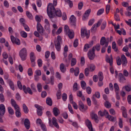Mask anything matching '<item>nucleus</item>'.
Returning <instances> with one entry per match:
<instances>
[{
	"label": "nucleus",
	"mask_w": 131,
	"mask_h": 131,
	"mask_svg": "<svg viewBox=\"0 0 131 131\" xmlns=\"http://www.w3.org/2000/svg\"><path fill=\"white\" fill-rule=\"evenodd\" d=\"M123 41L122 38L119 39L117 41V43L119 46H121L122 44Z\"/></svg>",
	"instance_id": "49530a36"
},
{
	"label": "nucleus",
	"mask_w": 131,
	"mask_h": 131,
	"mask_svg": "<svg viewBox=\"0 0 131 131\" xmlns=\"http://www.w3.org/2000/svg\"><path fill=\"white\" fill-rule=\"evenodd\" d=\"M117 64L118 66L120 65L122 62L121 61V59L120 57H118L116 59Z\"/></svg>",
	"instance_id": "3c124183"
},
{
	"label": "nucleus",
	"mask_w": 131,
	"mask_h": 131,
	"mask_svg": "<svg viewBox=\"0 0 131 131\" xmlns=\"http://www.w3.org/2000/svg\"><path fill=\"white\" fill-rule=\"evenodd\" d=\"M105 106L106 107L108 108H109L111 107L110 103L107 101H106L105 103Z\"/></svg>",
	"instance_id": "8fccbe9b"
},
{
	"label": "nucleus",
	"mask_w": 131,
	"mask_h": 131,
	"mask_svg": "<svg viewBox=\"0 0 131 131\" xmlns=\"http://www.w3.org/2000/svg\"><path fill=\"white\" fill-rule=\"evenodd\" d=\"M98 78L99 81H103V73L99 72L98 74Z\"/></svg>",
	"instance_id": "7c9ffc66"
},
{
	"label": "nucleus",
	"mask_w": 131,
	"mask_h": 131,
	"mask_svg": "<svg viewBox=\"0 0 131 131\" xmlns=\"http://www.w3.org/2000/svg\"><path fill=\"white\" fill-rule=\"evenodd\" d=\"M90 48L88 44H86L84 46L83 51L85 52H86L88 50V49Z\"/></svg>",
	"instance_id": "79ce46f5"
},
{
	"label": "nucleus",
	"mask_w": 131,
	"mask_h": 131,
	"mask_svg": "<svg viewBox=\"0 0 131 131\" xmlns=\"http://www.w3.org/2000/svg\"><path fill=\"white\" fill-rule=\"evenodd\" d=\"M60 69L62 72H64L66 70V68L63 63H61L60 66Z\"/></svg>",
	"instance_id": "393cba45"
},
{
	"label": "nucleus",
	"mask_w": 131,
	"mask_h": 131,
	"mask_svg": "<svg viewBox=\"0 0 131 131\" xmlns=\"http://www.w3.org/2000/svg\"><path fill=\"white\" fill-rule=\"evenodd\" d=\"M45 29L47 30L49 32H50V24L49 21L46 19L45 20Z\"/></svg>",
	"instance_id": "9b49d317"
},
{
	"label": "nucleus",
	"mask_w": 131,
	"mask_h": 131,
	"mask_svg": "<svg viewBox=\"0 0 131 131\" xmlns=\"http://www.w3.org/2000/svg\"><path fill=\"white\" fill-rule=\"evenodd\" d=\"M23 90L25 93L27 94L28 92L30 94H32V92L30 89L29 87L26 88V86L24 85L23 86Z\"/></svg>",
	"instance_id": "f8f14e48"
},
{
	"label": "nucleus",
	"mask_w": 131,
	"mask_h": 131,
	"mask_svg": "<svg viewBox=\"0 0 131 131\" xmlns=\"http://www.w3.org/2000/svg\"><path fill=\"white\" fill-rule=\"evenodd\" d=\"M118 76L119 80L120 82L124 83V81L126 80V79L122 73H119Z\"/></svg>",
	"instance_id": "a211bd4d"
},
{
	"label": "nucleus",
	"mask_w": 131,
	"mask_h": 131,
	"mask_svg": "<svg viewBox=\"0 0 131 131\" xmlns=\"http://www.w3.org/2000/svg\"><path fill=\"white\" fill-rule=\"evenodd\" d=\"M62 97L63 100L64 101H66L67 98V95L65 93H64L62 94Z\"/></svg>",
	"instance_id": "0e129e2a"
},
{
	"label": "nucleus",
	"mask_w": 131,
	"mask_h": 131,
	"mask_svg": "<svg viewBox=\"0 0 131 131\" xmlns=\"http://www.w3.org/2000/svg\"><path fill=\"white\" fill-rule=\"evenodd\" d=\"M76 60L75 58H72L71 60V66H73L75 65L76 63Z\"/></svg>",
	"instance_id": "c9c22d12"
},
{
	"label": "nucleus",
	"mask_w": 131,
	"mask_h": 131,
	"mask_svg": "<svg viewBox=\"0 0 131 131\" xmlns=\"http://www.w3.org/2000/svg\"><path fill=\"white\" fill-rule=\"evenodd\" d=\"M68 108L70 113L72 114H73L74 112L73 111L72 106L70 104H68Z\"/></svg>",
	"instance_id": "13d9d810"
},
{
	"label": "nucleus",
	"mask_w": 131,
	"mask_h": 131,
	"mask_svg": "<svg viewBox=\"0 0 131 131\" xmlns=\"http://www.w3.org/2000/svg\"><path fill=\"white\" fill-rule=\"evenodd\" d=\"M20 34L21 37L26 38L27 37V34L24 31H21L20 32Z\"/></svg>",
	"instance_id": "4c0bfd02"
},
{
	"label": "nucleus",
	"mask_w": 131,
	"mask_h": 131,
	"mask_svg": "<svg viewBox=\"0 0 131 131\" xmlns=\"http://www.w3.org/2000/svg\"><path fill=\"white\" fill-rule=\"evenodd\" d=\"M90 70L88 68H86L84 70V73L85 75L87 77L88 76L89 74V71Z\"/></svg>",
	"instance_id": "6e6d98bb"
},
{
	"label": "nucleus",
	"mask_w": 131,
	"mask_h": 131,
	"mask_svg": "<svg viewBox=\"0 0 131 131\" xmlns=\"http://www.w3.org/2000/svg\"><path fill=\"white\" fill-rule=\"evenodd\" d=\"M66 34L68 35L69 38L71 39L73 38L74 36V33L73 30H70Z\"/></svg>",
	"instance_id": "412c9836"
},
{
	"label": "nucleus",
	"mask_w": 131,
	"mask_h": 131,
	"mask_svg": "<svg viewBox=\"0 0 131 131\" xmlns=\"http://www.w3.org/2000/svg\"><path fill=\"white\" fill-rule=\"evenodd\" d=\"M9 113L11 115H13L14 112L13 109L10 107H9L7 108Z\"/></svg>",
	"instance_id": "e433bc0d"
},
{
	"label": "nucleus",
	"mask_w": 131,
	"mask_h": 131,
	"mask_svg": "<svg viewBox=\"0 0 131 131\" xmlns=\"http://www.w3.org/2000/svg\"><path fill=\"white\" fill-rule=\"evenodd\" d=\"M23 108L24 112L25 113L27 114L28 113V109L25 104H23Z\"/></svg>",
	"instance_id": "bb28decb"
},
{
	"label": "nucleus",
	"mask_w": 131,
	"mask_h": 131,
	"mask_svg": "<svg viewBox=\"0 0 131 131\" xmlns=\"http://www.w3.org/2000/svg\"><path fill=\"white\" fill-rule=\"evenodd\" d=\"M73 90L75 91H76L77 90H78V84L77 83H75L73 86Z\"/></svg>",
	"instance_id": "37998d69"
},
{
	"label": "nucleus",
	"mask_w": 131,
	"mask_h": 131,
	"mask_svg": "<svg viewBox=\"0 0 131 131\" xmlns=\"http://www.w3.org/2000/svg\"><path fill=\"white\" fill-rule=\"evenodd\" d=\"M5 111V108L3 104L0 105V116H3Z\"/></svg>",
	"instance_id": "9d476101"
},
{
	"label": "nucleus",
	"mask_w": 131,
	"mask_h": 131,
	"mask_svg": "<svg viewBox=\"0 0 131 131\" xmlns=\"http://www.w3.org/2000/svg\"><path fill=\"white\" fill-rule=\"evenodd\" d=\"M37 30L39 33L41 35H43L44 31L40 23H37Z\"/></svg>",
	"instance_id": "6e6552de"
},
{
	"label": "nucleus",
	"mask_w": 131,
	"mask_h": 131,
	"mask_svg": "<svg viewBox=\"0 0 131 131\" xmlns=\"http://www.w3.org/2000/svg\"><path fill=\"white\" fill-rule=\"evenodd\" d=\"M81 84L82 88L84 90L85 89L86 86L85 82L84 81H82L81 82Z\"/></svg>",
	"instance_id": "f704fd0d"
},
{
	"label": "nucleus",
	"mask_w": 131,
	"mask_h": 131,
	"mask_svg": "<svg viewBox=\"0 0 131 131\" xmlns=\"http://www.w3.org/2000/svg\"><path fill=\"white\" fill-rule=\"evenodd\" d=\"M121 58L122 60V65L124 66H126L127 63L126 57L124 54H122L121 56Z\"/></svg>",
	"instance_id": "dca6fc26"
},
{
	"label": "nucleus",
	"mask_w": 131,
	"mask_h": 131,
	"mask_svg": "<svg viewBox=\"0 0 131 131\" xmlns=\"http://www.w3.org/2000/svg\"><path fill=\"white\" fill-rule=\"evenodd\" d=\"M79 108L81 111L85 110L87 109V106H84V104L81 101L79 102Z\"/></svg>",
	"instance_id": "ddd939ff"
},
{
	"label": "nucleus",
	"mask_w": 131,
	"mask_h": 131,
	"mask_svg": "<svg viewBox=\"0 0 131 131\" xmlns=\"http://www.w3.org/2000/svg\"><path fill=\"white\" fill-rule=\"evenodd\" d=\"M88 57L90 60H93L95 56L94 51L92 50H89L88 53Z\"/></svg>",
	"instance_id": "1a4fd4ad"
},
{
	"label": "nucleus",
	"mask_w": 131,
	"mask_h": 131,
	"mask_svg": "<svg viewBox=\"0 0 131 131\" xmlns=\"http://www.w3.org/2000/svg\"><path fill=\"white\" fill-rule=\"evenodd\" d=\"M24 125L25 127L27 129H29L30 127V123L29 120L27 119H25L24 121Z\"/></svg>",
	"instance_id": "f3484780"
},
{
	"label": "nucleus",
	"mask_w": 131,
	"mask_h": 131,
	"mask_svg": "<svg viewBox=\"0 0 131 131\" xmlns=\"http://www.w3.org/2000/svg\"><path fill=\"white\" fill-rule=\"evenodd\" d=\"M79 69L78 67H77L75 68L74 70V75L76 76L78 75L79 73Z\"/></svg>",
	"instance_id": "a18cd8bd"
},
{
	"label": "nucleus",
	"mask_w": 131,
	"mask_h": 131,
	"mask_svg": "<svg viewBox=\"0 0 131 131\" xmlns=\"http://www.w3.org/2000/svg\"><path fill=\"white\" fill-rule=\"evenodd\" d=\"M106 21H104L102 23L101 26V30H103L104 29L106 26Z\"/></svg>",
	"instance_id": "5fc2aeb1"
},
{
	"label": "nucleus",
	"mask_w": 131,
	"mask_h": 131,
	"mask_svg": "<svg viewBox=\"0 0 131 131\" xmlns=\"http://www.w3.org/2000/svg\"><path fill=\"white\" fill-rule=\"evenodd\" d=\"M11 103L13 106L17 104L16 101L13 99H12L11 100Z\"/></svg>",
	"instance_id": "e2e57ef3"
},
{
	"label": "nucleus",
	"mask_w": 131,
	"mask_h": 131,
	"mask_svg": "<svg viewBox=\"0 0 131 131\" xmlns=\"http://www.w3.org/2000/svg\"><path fill=\"white\" fill-rule=\"evenodd\" d=\"M7 82L9 84V86L13 90H15V88L13 82L10 79H8L7 81Z\"/></svg>",
	"instance_id": "b1692460"
},
{
	"label": "nucleus",
	"mask_w": 131,
	"mask_h": 131,
	"mask_svg": "<svg viewBox=\"0 0 131 131\" xmlns=\"http://www.w3.org/2000/svg\"><path fill=\"white\" fill-rule=\"evenodd\" d=\"M0 101L2 102H3L5 101L4 96L2 93L0 94Z\"/></svg>",
	"instance_id": "de8ad7c7"
},
{
	"label": "nucleus",
	"mask_w": 131,
	"mask_h": 131,
	"mask_svg": "<svg viewBox=\"0 0 131 131\" xmlns=\"http://www.w3.org/2000/svg\"><path fill=\"white\" fill-rule=\"evenodd\" d=\"M78 40L77 39L75 40L73 42V46L74 47H76L78 46Z\"/></svg>",
	"instance_id": "603ef678"
},
{
	"label": "nucleus",
	"mask_w": 131,
	"mask_h": 131,
	"mask_svg": "<svg viewBox=\"0 0 131 131\" xmlns=\"http://www.w3.org/2000/svg\"><path fill=\"white\" fill-rule=\"evenodd\" d=\"M104 10L103 8H102L99 10L97 13V15L99 16L102 14L103 13Z\"/></svg>",
	"instance_id": "c03bdc74"
},
{
	"label": "nucleus",
	"mask_w": 131,
	"mask_h": 131,
	"mask_svg": "<svg viewBox=\"0 0 131 131\" xmlns=\"http://www.w3.org/2000/svg\"><path fill=\"white\" fill-rule=\"evenodd\" d=\"M11 40L13 44L19 45L20 44V42L19 39L17 38H15L13 36H11L10 37Z\"/></svg>",
	"instance_id": "0eeeda50"
},
{
	"label": "nucleus",
	"mask_w": 131,
	"mask_h": 131,
	"mask_svg": "<svg viewBox=\"0 0 131 131\" xmlns=\"http://www.w3.org/2000/svg\"><path fill=\"white\" fill-rule=\"evenodd\" d=\"M64 30L66 34L70 30L69 29V27L67 25L65 26L64 27Z\"/></svg>",
	"instance_id": "864d4df0"
},
{
	"label": "nucleus",
	"mask_w": 131,
	"mask_h": 131,
	"mask_svg": "<svg viewBox=\"0 0 131 131\" xmlns=\"http://www.w3.org/2000/svg\"><path fill=\"white\" fill-rule=\"evenodd\" d=\"M46 103L48 105L50 106H52V103L51 98L49 97H47L46 100Z\"/></svg>",
	"instance_id": "a878e982"
},
{
	"label": "nucleus",
	"mask_w": 131,
	"mask_h": 131,
	"mask_svg": "<svg viewBox=\"0 0 131 131\" xmlns=\"http://www.w3.org/2000/svg\"><path fill=\"white\" fill-rule=\"evenodd\" d=\"M102 21V19L99 20L96 24H94L91 29V32H94L95 31L97 27H99L101 24Z\"/></svg>",
	"instance_id": "20e7f679"
},
{
	"label": "nucleus",
	"mask_w": 131,
	"mask_h": 131,
	"mask_svg": "<svg viewBox=\"0 0 131 131\" xmlns=\"http://www.w3.org/2000/svg\"><path fill=\"white\" fill-rule=\"evenodd\" d=\"M19 55L22 60L24 61L26 59L27 51L25 48H23L20 50L19 52Z\"/></svg>",
	"instance_id": "7ed1b4c3"
},
{
	"label": "nucleus",
	"mask_w": 131,
	"mask_h": 131,
	"mask_svg": "<svg viewBox=\"0 0 131 131\" xmlns=\"http://www.w3.org/2000/svg\"><path fill=\"white\" fill-rule=\"evenodd\" d=\"M37 87L38 91L41 92L42 91V85L41 84L38 83L37 85Z\"/></svg>",
	"instance_id": "09e8293b"
},
{
	"label": "nucleus",
	"mask_w": 131,
	"mask_h": 131,
	"mask_svg": "<svg viewBox=\"0 0 131 131\" xmlns=\"http://www.w3.org/2000/svg\"><path fill=\"white\" fill-rule=\"evenodd\" d=\"M122 119L121 118H119L118 121V124L120 127L122 128L123 127V124H122Z\"/></svg>",
	"instance_id": "4d7b16f0"
},
{
	"label": "nucleus",
	"mask_w": 131,
	"mask_h": 131,
	"mask_svg": "<svg viewBox=\"0 0 131 131\" xmlns=\"http://www.w3.org/2000/svg\"><path fill=\"white\" fill-rule=\"evenodd\" d=\"M48 15L50 18H53L56 16L60 17L62 16V12L58 8L55 9L54 5L51 3H49L47 9Z\"/></svg>",
	"instance_id": "f257e3e1"
},
{
	"label": "nucleus",
	"mask_w": 131,
	"mask_h": 131,
	"mask_svg": "<svg viewBox=\"0 0 131 131\" xmlns=\"http://www.w3.org/2000/svg\"><path fill=\"white\" fill-rule=\"evenodd\" d=\"M98 51H99L100 50V45L99 44H97L96 45L94 46L92 50L93 51H95V49Z\"/></svg>",
	"instance_id": "2f4dec72"
},
{
	"label": "nucleus",
	"mask_w": 131,
	"mask_h": 131,
	"mask_svg": "<svg viewBox=\"0 0 131 131\" xmlns=\"http://www.w3.org/2000/svg\"><path fill=\"white\" fill-rule=\"evenodd\" d=\"M20 111V110L15 111V114H16V115L18 117H20L21 116V114Z\"/></svg>",
	"instance_id": "58836bf2"
},
{
	"label": "nucleus",
	"mask_w": 131,
	"mask_h": 131,
	"mask_svg": "<svg viewBox=\"0 0 131 131\" xmlns=\"http://www.w3.org/2000/svg\"><path fill=\"white\" fill-rule=\"evenodd\" d=\"M114 87L116 93H118L119 91V88L118 85L117 83L114 84Z\"/></svg>",
	"instance_id": "cd10ccee"
},
{
	"label": "nucleus",
	"mask_w": 131,
	"mask_h": 131,
	"mask_svg": "<svg viewBox=\"0 0 131 131\" xmlns=\"http://www.w3.org/2000/svg\"><path fill=\"white\" fill-rule=\"evenodd\" d=\"M70 20L71 25L75 28L76 26L75 17L73 15H72L70 18Z\"/></svg>",
	"instance_id": "423d86ee"
},
{
	"label": "nucleus",
	"mask_w": 131,
	"mask_h": 131,
	"mask_svg": "<svg viewBox=\"0 0 131 131\" xmlns=\"http://www.w3.org/2000/svg\"><path fill=\"white\" fill-rule=\"evenodd\" d=\"M122 89H125L127 92H130L131 91V85L130 84L125 85L123 87Z\"/></svg>",
	"instance_id": "5701e85b"
},
{
	"label": "nucleus",
	"mask_w": 131,
	"mask_h": 131,
	"mask_svg": "<svg viewBox=\"0 0 131 131\" xmlns=\"http://www.w3.org/2000/svg\"><path fill=\"white\" fill-rule=\"evenodd\" d=\"M85 123L89 130H90L91 128H93L91 122L89 119H87L85 120Z\"/></svg>",
	"instance_id": "aec40b11"
},
{
	"label": "nucleus",
	"mask_w": 131,
	"mask_h": 131,
	"mask_svg": "<svg viewBox=\"0 0 131 131\" xmlns=\"http://www.w3.org/2000/svg\"><path fill=\"white\" fill-rule=\"evenodd\" d=\"M114 18L116 21H119L120 20L118 15L116 13H115Z\"/></svg>",
	"instance_id": "680f3d73"
},
{
	"label": "nucleus",
	"mask_w": 131,
	"mask_h": 131,
	"mask_svg": "<svg viewBox=\"0 0 131 131\" xmlns=\"http://www.w3.org/2000/svg\"><path fill=\"white\" fill-rule=\"evenodd\" d=\"M87 30L84 28H82L81 30V36L82 38H84L85 36H86V38L88 39L89 38V34L87 33Z\"/></svg>",
	"instance_id": "39448f33"
},
{
	"label": "nucleus",
	"mask_w": 131,
	"mask_h": 131,
	"mask_svg": "<svg viewBox=\"0 0 131 131\" xmlns=\"http://www.w3.org/2000/svg\"><path fill=\"white\" fill-rule=\"evenodd\" d=\"M90 115L91 118L92 119H94L96 123H98V117L97 115L94 113L93 112H92L91 113Z\"/></svg>",
	"instance_id": "2eb2a0df"
},
{
	"label": "nucleus",
	"mask_w": 131,
	"mask_h": 131,
	"mask_svg": "<svg viewBox=\"0 0 131 131\" xmlns=\"http://www.w3.org/2000/svg\"><path fill=\"white\" fill-rule=\"evenodd\" d=\"M112 48L114 50V51L117 52L118 49L116 47V45L115 42V41L113 42L112 43Z\"/></svg>",
	"instance_id": "72a5a7b5"
},
{
	"label": "nucleus",
	"mask_w": 131,
	"mask_h": 131,
	"mask_svg": "<svg viewBox=\"0 0 131 131\" xmlns=\"http://www.w3.org/2000/svg\"><path fill=\"white\" fill-rule=\"evenodd\" d=\"M106 42L105 38L103 37H102L100 40V44L101 45H103Z\"/></svg>",
	"instance_id": "473e14b6"
},
{
	"label": "nucleus",
	"mask_w": 131,
	"mask_h": 131,
	"mask_svg": "<svg viewBox=\"0 0 131 131\" xmlns=\"http://www.w3.org/2000/svg\"><path fill=\"white\" fill-rule=\"evenodd\" d=\"M106 118H108L109 121L112 122H113L115 120H116V117H115L110 115H108V116H106Z\"/></svg>",
	"instance_id": "c85d7f7f"
},
{
	"label": "nucleus",
	"mask_w": 131,
	"mask_h": 131,
	"mask_svg": "<svg viewBox=\"0 0 131 131\" xmlns=\"http://www.w3.org/2000/svg\"><path fill=\"white\" fill-rule=\"evenodd\" d=\"M15 97L18 101H20L21 100V96L18 93H17L16 94Z\"/></svg>",
	"instance_id": "338daca9"
},
{
	"label": "nucleus",
	"mask_w": 131,
	"mask_h": 131,
	"mask_svg": "<svg viewBox=\"0 0 131 131\" xmlns=\"http://www.w3.org/2000/svg\"><path fill=\"white\" fill-rule=\"evenodd\" d=\"M19 21L23 25H24L25 24V20L24 18H21L19 20Z\"/></svg>",
	"instance_id": "69168bd1"
},
{
	"label": "nucleus",
	"mask_w": 131,
	"mask_h": 131,
	"mask_svg": "<svg viewBox=\"0 0 131 131\" xmlns=\"http://www.w3.org/2000/svg\"><path fill=\"white\" fill-rule=\"evenodd\" d=\"M52 125H53L57 128L59 129V126L57 122V119L55 117H53L52 118Z\"/></svg>",
	"instance_id": "6ab92c4d"
},
{
	"label": "nucleus",
	"mask_w": 131,
	"mask_h": 131,
	"mask_svg": "<svg viewBox=\"0 0 131 131\" xmlns=\"http://www.w3.org/2000/svg\"><path fill=\"white\" fill-rule=\"evenodd\" d=\"M28 75L29 76H31L33 74L32 71V69L31 68H29L28 71Z\"/></svg>",
	"instance_id": "bf43d9fd"
},
{
	"label": "nucleus",
	"mask_w": 131,
	"mask_h": 131,
	"mask_svg": "<svg viewBox=\"0 0 131 131\" xmlns=\"http://www.w3.org/2000/svg\"><path fill=\"white\" fill-rule=\"evenodd\" d=\"M62 39L61 37L59 36H58L57 37V40L54 42V45L57 50L60 51L61 49L60 43L61 42Z\"/></svg>",
	"instance_id": "f03ea898"
},
{
	"label": "nucleus",
	"mask_w": 131,
	"mask_h": 131,
	"mask_svg": "<svg viewBox=\"0 0 131 131\" xmlns=\"http://www.w3.org/2000/svg\"><path fill=\"white\" fill-rule=\"evenodd\" d=\"M34 106L37 109V110H42L43 109V107L42 106L39 105L35 104V105Z\"/></svg>",
	"instance_id": "a19ab883"
},
{
	"label": "nucleus",
	"mask_w": 131,
	"mask_h": 131,
	"mask_svg": "<svg viewBox=\"0 0 131 131\" xmlns=\"http://www.w3.org/2000/svg\"><path fill=\"white\" fill-rule=\"evenodd\" d=\"M110 57V58L108 55H106V60L107 62L110 63V66L112 67L113 64V57L112 55H111Z\"/></svg>",
	"instance_id": "4468645a"
},
{
	"label": "nucleus",
	"mask_w": 131,
	"mask_h": 131,
	"mask_svg": "<svg viewBox=\"0 0 131 131\" xmlns=\"http://www.w3.org/2000/svg\"><path fill=\"white\" fill-rule=\"evenodd\" d=\"M53 112L54 115L57 116L60 114V111L56 107H54L53 110Z\"/></svg>",
	"instance_id": "4be33fe9"
},
{
	"label": "nucleus",
	"mask_w": 131,
	"mask_h": 131,
	"mask_svg": "<svg viewBox=\"0 0 131 131\" xmlns=\"http://www.w3.org/2000/svg\"><path fill=\"white\" fill-rule=\"evenodd\" d=\"M61 93L60 90H58L57 92L56 95L57 99H60L61 98Z\"/></svg>",
	"instance_id": "ea45409f"
},
{
	"label": "nucleus",
	"mask_w": 131,
	"mask_h": 131,
	"mask_svg": "<svg viewBox=\"0 0 131 131\" xmlns=\"http://www.w3.org/2000/svg\"><path fill=\"white\" fill-rule=\"evenodd\" d=\"M88 68L90 71L92 72L95 70V67L94 64H91L89 66Z\"/></svg>",
	"instance_id": "c756f323"
},
{
	"label": "nucleus",
	"mask_w": 131,
	"mask_h": 131,
	"mask_svg": "<svg viewBox=\"0 0 131 131\" xmlns=\"http://www.w3.org/2000/svg\"><path fill=\"white\" fill-rule=\"evenodd\" d=\"M86 91L88 94H91L92 91L90 87H87L86 88Z\"/></svg>",
	"instance_id": "052dcab7"
},
{
	"label": "nucleus",
	"mask_w": 131,
	"mask_h": 131,
	"mask_svg": "<svg viewBox=\"0 0 131 131\" xmlns=\"http://www.w3.org/2000/svg\"><path fill=\"white\" fill-rule=\"evenodd\" d=\"M127 100L128 103L131 104V95H129L128 96Z\"/></svg>",
	"instance_id": "774afa93"
}]
</instances>
